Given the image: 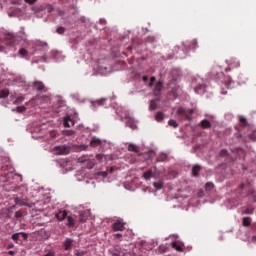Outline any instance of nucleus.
Returning a JSON list of instances; mask_svg holds the SVG:
<instances>
[{"mask_svg": "<svg viewBox=\"0 0 256 256\" xmlns=\"http://www.w3.org/2000/svg\"><path fill=\"white\" fill-rule=\"evenodd\" d=\"M202 129H211V122L207 119H204L200 122Z\"/></svg>", "mask_w": 256, "mask_h": 256, "instance_id": "obj_12", "label": "nucleus"}, {"mask_svg": "<svg viewBox=\"0 0 256 256\" xmlns=\"http://www.w3.org/2000/svg\"><path fill=\"white\" fill-rule=\"evenodd\" d=\"M7 97H9V90L7 89L0 90V99H5Z\"/></svg>", "mask_w": 256, "mask_h": 256, "instance_id": "obj_19", "label": "nucleus"}, {"mask_svg": "<svg viewBox=\"0 0 256 256\" xmlns=\"http://www.w3.org/2000/svg\"><path fill=\"white\" fill-rule=\"evenodd\" d=\"M50 137H52V139H55V137H57V131L55 130L50 131Z\"/></svg>", "mask_w": 256, "mask_h": 256, "instance_id": "obj_38", "label": "nucleus"}, {"mask_svg": "<svg viewBox=\"0 0 256 256\" xmlns=\"http://www.w3.org/2000/svg\"><path fill=\"white\" fill-rule=\"evenodd\" d=\"M199 171H201V166L194 165L192 167V175H193V177H199Z\"/></svg>", "mask_w": 256, "mask_h": 256, "instance_id": "obj_13", "label": "nucleus"}, {"mask_svg": "<svg viewBox=\"0 0 256 256\" xmlns=\"http://www.w3.org/2000/svg\"><path fill=\"white\" fill-rule=\"evenodd\" d=\"M23 101H25V97L23 96H19L16 98V100L14 101V103L17 105L19 103H23Z\"/></svg>", "mask_w": 256, "mask_h": 256, "instance_id": "obj_29", "label": "nucleus"}, {"mask_svg": "<svg viewBox=\"0 0 256 256\" xmlns=\"http://www.w3.org/2000/svg\"><path fill=\"white\" fill-rule=\"evenodd\" d=\"M7 39L9 41L8 45L13 47L15 45V36L13 34H8Z\"/></svg>", "mask_w": 256, "mask_h": 256, "instance_id": "obj_18", "label": "nucleus"}, {"mask_svg": "<svg viewBox=\"0 0 256 256\" xmlns=\"http://www.w3.org/2000/svg\"><path fill=\"white\" fill-rule=\"evenodd\" d=\"M97 104L98 105H104L105 104V99H100V100H97Z\"/></svg>", "mask_w": 256, "mask_h": 256, "instance_id": "obj_42", "label": "nucleus"}, {"mask_svg": "<svg viewBox=\"0 0 256 256\" xmlns=\"http://www.w3.org/2000/svg\"><path fill=\"white\" fill-rule=\"evenodd\" d=\"M172 93H173L174 99H177V90L173 89V90H172Z\"/></svg>", "mask_w": 256, "mask_h": 256, "instance_id": "obj_46", "label": "nucleus"}, {"mask_svg": "<svg viewBox=\"0 0 256 256\" xmlns=\"http://www.w3.org/2000/svg\"><path fill=\"white\" fill-rule=\"evenodd\" d=\"M67 221H68V223H67L68 227H70V228L75 227V219H73V217L68 216L67 217Z\"/></svg>", "mask_w": 256, "mask_h": 256, "instance_id": "obj_21", "label": "nucleus"}, {"mask_svg": "<svg viewBox=\"0 0 256 256\" xmlns=\"http://www.w3.org/2000/svg\"><path fill=\"white\" fill-rule=\"evenodd\" d=\"M157 163H163L164 161H167V154L160 153L156 158Z\"/></svg>", "mask_w": 256, "mask_h": 256, "instance_id": "obj_15", "label": "nucleus"}, {"mask_svg": "<svg viewBox=\"0 0 256 256\" xmlns=\"http://www.w3.org/2000/svg\"><path fill=\"white\" fill-rule=\"evenodd\" d=\"M234 151L239 155H243L245 153V151L242 148H236Z\"/></svg>", "mask_w": 256, "mask_h": 256, "instance_id": "obj_37", "label": "nucleus"}, {"mask_svg": "<svg viewBox=\"0 0 256 256\" xmlns=\"http://www.w3.org/2000/svg\"><path fill=\"white\" fill-rule=\"evenodd\" d=\"M142 81H144V83H147V81H149V76H143Z\"/></svg>", "mask_w": 256, "mask_h": 256, "instance_id": "obj_45", "label": "nucleus"}, {"mask_svg": "<svg viewBox=\"0 0 256 256\" xmlns=\"http://www.w3.org/2000/svg\"><path fill=\"white\" fill-rule=\"evenodd\" d=\"M161 89H163V82L159 81L156 83V85L153 89V93H154L155 97L161 96Z\"/></svg>", "mask_w": 256, "mask_h": 256, "instance_id": "obj_6", "label": "nucleus"}, {"mask_svg": "<svg viewBox=\"0 0 256 256\" xmlns=\"http://www.w3.org/2000/svg\"><path fill=\"white\" fill-rule=\"evenodd\" d=\"M57 33H58L59 35H63V33H65V28H64V27H58V28H57Z\"/></svg>", "mask_w": 256, "mask_h": 256, "instance_id": "obj_33", "label": "nucleus"}, {"mask_svg": "<svg viewBox=\"0 0 256 256\" xmlns=\"http://www.w3.org/2000/svg\"><path fill=\"white\" fill-rule=\"evenodd\" d=\"M232 67H239V61H234L233 63H231Z\"/></svg>", "mask_w": 256, "mask_h": 256, "instance_id": "obj_43", "label": "nucleus"}, {"mask_svg": "<svg viewBox=\"0 0 256 256\" xmlns=\"http://www.w3.org/2000/svg\"><path fill=\"white\" fill-rule=\"evenodd\" d=\"M14 202L16 205H20V207H31V205L29 203H27V201H25L19 197H16L14 199Z\"/></svg>", "mask_w": 256, "mask_h": 256, "instance_id": "obj_7", "label": "nucleus"}, {"mask_svg": "<svg viewBox=\"0 0 256 256\" xmlns=\"http://www.w3.org/2000/svg\"><path fill=\"white\" fill-rule=\"evenodd\" d=\"M155 81H156L155 77H151L149 87H153V83H155Z\"/></svg>", "mask_w": 256, "mask_h": 256, "instance_id": "obj_40", "label": "nucleus"}, {"mask_svg": "<svg viewBox=\"0 0 256 256\" xmlns=\"http://www.w3.org/2000/svg\"><path fill=\"white\" fill-rule=\"evenodd\" d=\"M128 151H133L134 153H139V148L135 144L128 145Z\"/></svg>", "mask_w": 256, "mask_h": 256, "instance_id": "obj_23", "label": "nucleus"}, {"mask_svg": "<svg viewBox=\"0 0 256 256\" xmlns=\"http://www.w3.org/2000/svg\"><path fill=\"white\" fill-rule=\"evenodd\" d=\"M157 101H159V98H157L156 100H151L150 101V111H155V109H157V107H159V105L157 104Z\"/></svg>", "mask_w": 256, "mask_h": 256, "instance_id": "obj_16", "label": "nucleus"}, {"mask_svg": "<svg viewBox=\"0 0 256 256\" xmlns=\"http://www.w3.org/2000/svg\"><path fill=\"white\" fill-rule=\"evenodd\" d=\"M156 121H158V123H161V121H163V119H165V115L163 114V112H158L155 116Z\"/></svg>", "mask_w": 256, "mask_h": 256, "instance_id": "obj_22", "label": "nucleus"}, {"mask_svg": "<svg viewBox=\"0 0 256 256\" xmlns=\"http://www.w3.org/2000/svg\"><path fill=\"white\" fill-rule=\"evenodd\" d=\"M44 256H55V252L54 251H49L47 254H45Z\"/></svg>", "mask_w": 256, "mask_h": 256, "instance_id": "obj_44", "label": "nucleus"}, {"mask_svg": "<svg viewBox=\"0 0 256 256\" xmlns=\"http://www.w3.org/2000/svg\"><path fill=\"white\" fill-rule=\"evenodd\" d=\"M56 155H69L71 153V147L68 145H60L54 148Z\"/></svg>", "mask_w": 256, "mask_h": 256, "instance_id": "obj_2", "label": "nucleus"}, {"mask_svg": "<svg viewBox=\"0 0 256 256\" xmlns=\"http://www.w3.org/2000/svg\"><path fill=\"white\" fill-rule=\"evenodd\" d=\"M114 255L119 256L117 253H115Z\"/></svg>", "mask_w": 256, "mask_h": 256, "instance_id": "obj_58", "label": "nucleus"}, {"mask_svg": "<svg viewBox=\"0 0 256 256\" xmlns=\"http://www.w3.org/2000/svg\"><path fill=\"white\" fill-rule=\"evenodd\" d=\"M90 145L91 147H99V145H101V140H99V138H92Z\"/></svg>", "mask_w": 256, "mask_h": 256, "instance_id": "obj_17", "label": "nucleus"}, {"mask_svg": "<svg viewBox=\"0 0 256 256\" xmlns=\"http://www.w3.org/2000/svg\"><path fill=\"white\" fill-rule=\"evenodd\" d=\"M83 255H85L84 252H79V251L76 252V256H83Z\"/></svg>", "mask_w": 256, "mask_h": 256, "instance_id": "obj_48", "label": "nucleus"}, {"mask_svg": "<svg viewBox=\"0 0 256 256\" xmlns=\"http://www.w3.org/2000/svg\"><path fill=\"white\" fill-rule=\"evenodd\" d=\"M236 135H237L238 139L242 137L241 134H239V133L236 134Z\"/></svg>", "mask_w": 256, "mask_h": 256, "instance_id": "obj_54", "label": "nucleus"}, {"mask_svg": "<svg viewBox=\"0 0 256 256\" xmlns=\"http://www.w3.org/2000/svg\"><path fill=\"white\" fill-rule=\"evenodd\" d=\"M75 132L74 131H70L69 132V135H73Z\"/></svg>", "mask_w": 256, "mask_h": 256, "instance_id": "obj_53", "label": "nucleus"}, {"mask_svg": "<svg viewBox=\"0 0 256 256\" xmlns=\"http://www.w3.org/2000/svg\"><path fill=\"white\" fill-rule=\"evenodd\" d=\"M10 209H15V206H12Z\"/></svg>", "mask_w": 256, "mask_h": 256, "instance_id": "obj_57", "label": "nucleus"}, {"mask_svg": "<svg viewBox=\"0 0 256 256\" xmlns=\"http://www.w3.org/2000/svg\"><path fill=\"white\" fill-rule=\"evenodd\" d=\"M26 1H27V3L33 4V3H35L37 0H26Z\"/></svg>", "mask_w": 256, "mask_h": 256, "instance_id": "obj_50", "label": "nucleus"}, {"mask_svg": "<svg viewBox=\"0 0 256 256\" xmlns=\"http://www.w3.org/2000/svg\"><path fill=\"white\" fill-rule=\"evenodd\" d=\"M226 71H231V68H226Z\"/></svg>", "mask_w": 256, "mask_h": 256, "instance_id": "obj_55", "label": "nucleus"}, {"mask_svg": "<svg viewBox=\"0 0 256 256\" xmlns=\"http://www.w3.org/2000/svg\"><path fill=\"white\" fill-rule=\"evenodd\" d=\"M28 237L29 236L25 232L15 233L12 235V239L15 241V243H17V241H19V239H21V238L24 241H27Z\"/></svg>", "mask_w": 256, "mask_h": 256, "instance_id": "obj_5", "label": "nucleus"}, {"mask_svg": "<svg viewBox=\"0 0 256 256\" xmlns=\"http://www.w3.org/2000/svg\"><path fill=\"white\" fill-rule=\"evenodd\" d=\"M121 237H123V234L121 233L115 234V239H121Z\"/></svg>", "mask_w": 256, "mask_h": 256, "instance_id": "obj_47", "label": "nucleus"}, {"mask_svg": "<svg viewBox=\"0 0 256 256\" xmlns=\"http://www.w3.org/2000/svg\"><path fill=\"white\" fill-rule=\"evenodd\" d=\"M168 125H170V127H174V129H176V127L179 126V125L177 124V121H175V120H169V121H168Z\"/></svg>", "mask_w": 256, "mask_h": 256, "instance_id": "obj_27", "label": "nucleus"}, {"mask_svg": "<svg viewBox=\"0 0 256 256\" xmlns=\"http://www.w3.org/2000/svg\"><path fill=\"white\" fill-rule=\"evenodd\" d=\"M231 85V78H228V82L226 83V87H229Z\"/></svg>", "mask_w": 256, "mask_h": 256, "instance_id": "obj_49", "label": "nucleus"}, {"mask_svg": "<svg viewBox=\"0 0 256 256\" xmlns=\"http://www.w3.org/2000/svg\"><path fill=\"white\" fill-rule=\"evenodd\" d=\"M9 253H10V255H13V251H10Z\"/></svg>", "mask_w": 256, "mask_h": 256, "instance_id": "obj_56", "label": "nucleus"}, {"mask_svg": "<svg viewBox=\"0 0 256 256\" xmlns=\"http://www.w3.org/2000/svg\"><path fill=\"white\" fill-rule=\"evenodd\" d=\"M213 187H214V185L211 182H208L205 184L206 191H211V189H213Z\"/></svg>", "mask_w": 256, "mask_h": 256, "instance_id": "obj_30", "label": "nucleus"}, {"mask_svg": "<svg viewBox=\"0 0 256 256\" xmlns=\"http://www.w3.org/2000/svg\"><path fill=\"white\" fill-rule=\"evenodd\" d=\"M219 155H220V157H227V155H228L227 150H225V149L221 150Z\"/></svg>", "mask_w": 256, "mask_h": 256, "instance_id": "obj_39", "label": "nucleus"}, {"mask_svg": "<svg viewBox=\"0 0 256 256\" xmlns=\"http://www.w3.org/2000/svg\"><path fill=\"white\" fill-rule=\"evenodd\" d=\"M33 87L34 89H36V91H39L40 93H47V87L41 81H34Z\"/></svg>", "mask_w": 256, "mask_h": 256, "instance_id": "obj_3", "label": "nucleus"}, {"mask_svg": "<svg viewBox=\"0 0 256 256\" xmlns=\"http://www.w3.org/2000/svg\"><path fill=\"white\" fill-rule=\"evenodd\" d=\"M73 125H75V121L71 120L70 117L64 119V127H73Z\"/></svg>", "mask_w": 256, "mask_h": 256, "instance_id": "obj_14", "label": "nucleus"}, {"mask_svg": "<svg viewBox=\"0 0 256 256\" xmlns=\"http://www.w3.org/2000/svg\"><path fill=\"white\" fill-rule=\"evenodd\" d=\"M87 219H89V212H87V211L80 212V214H79L80 223H85V221H87Z\"/></svg>", "mask_w": 256, "mask_h": 256, "instance_id": "obj_9", "label": "nucleus"}, {"mask_svg": "<svg viewBox=\"0 0 256 256\" xmlns=\"http://www.w3.org/2000/svg\"><path fill=\"white\" fill-rule=\"evenodd\" d=\"M72 247H73V240L70 238L66 239L64 242L65 251H71Z\"/></svg>", "mask_w": 256, "mask_h": 256, "instance_id": "obj_10", "label": "nucleus"}, {"mask_svg": "<svg viewBox=\"0 0 256 256\" xmlns=\"http://www.w3.org/2000/svg\"><path fill=\"white\" fill-rule=\"evenodd\" d=\"M80 21H82V23H85V17H81Z\"/></svg>", "mask_w": 256, "mask_h": 256, "instance_id": "obj_51", "label": "nucleus"}, {"mask_svg": "<svg viewBox=\"0 0 256 256\" xmlns=\"http://www.w3.org/2000/svg\"><path fill=\"white\" fill-rule=\"evenodd\" d=\"M67 218V211H60L59 213L56 214V219H58V221H63Z\"/></svg>", "mask_w": 256, "mask_h": 256, "instance_id": "obj_11", "label": "nucleus"}, {"mask_svg": "<svg viewBox=\"0 0 256 256\" xmlns=\"http://www.w3.org/2000/svg\"><path fill=\"white\" fill-rule=\"evenodd\" d=\"M239 123L242 127H247V118H245L244 116H239Z\"/></svg>", "mask_w": 256, "mask_h": 256, "instance_id": "obj_20", "label": "nucleus"}, {"mask_svg": "<svg viewBox=\"0 0 256 256\" xmlns=\"http://www.w3.org/2000/svg\"><path fill=\"white\" fill-rule=\"evenodd\" d=\"M143 177L145 181L151 180L152 177H155V174L153 172V169H149L143 173Z\"/></svg>", "mask_w": 256, "mask_h": 256, "instance_id": "obj_8", "label": "nucleus"}, {"mask_svg": "<svg viewBox=\"0 0 256 256\" xmlns=\"http://www.w3.org/2000/svg\"><path fill=\"white\" fill-rule=\"evenodd\" d=\"M192 44H193V45H197V40H193V41H192Z\"/></svg>", "mask_w": 256, "mask_h": 256, "instance_id": "obj_52", "label": "nucleus"}, {"mask_svg": "<svg viewBox=\"0 0 256 256\" xmlns=\"http://www.w3.org/2000/svg\"><path fill=\"white\" fill-rule=\"evenodd\" d=\"M153 185L155 189H158V190L163 189V181L154 182Z\"/></svg>", "mask_w": 256, "mask_h": 256, "instance_id": "obj_26", "label": "nucleus"}, {"mask_svg": "<svg viewBox=\"0 0 256 256\" xmlns=\"http://www.w3.org/2000/svg\"><path fill=\"white\" fill-rule=\"evenodd\" d=\"M26 109H27V108H25V106H19V107L17 108V111H18V113H23V112L26 111Z\"/></svg>", "mask_w": 256, "mask_h": 256, "instance_id": "obj_35", "label": "nucleus"}, {"mask_svg": "<svg viewBox=\"0 0 256 256\" xmlns=\"http://www.w3.org/2000/svg\"><path fill=\"white\" fill-rule=\"evenodd\" d=\"M113 231H125V222L123 220H117L112 224Z\"/></svg>", "mask_w": 256, "mask_h": 256, "instance_id": "obj_4", "label": "nucleus"}, {"mask_svg": "<svg viewBox=\"0 0 256 256\" xmlns=\"http://www.w3.org/2000/svg\"><path fill=\"white\" fill-rule=\"evenodd\" d=\"M177 115L182 121H191V115H193V109L186 110L183 107L178 108Z\"/></svg>", "mask_w": 256, "mask_h": 256, "instance_id": "obj_1", "label": "nucleus"}, {"mask_svg": "<svg viewBox=\"0 0 256 256\" xmlns=\"http://www.w3.org/2000/svg\"><path fill=\"white\" fill-rule=\"evenodd\" d=\"M242 224L244 227H249L251 225V219L249 217H244Z\"/></svg>", "mask_w": 256, "mask_h": 256, "instance_id": "obj_24", "label": "nucleus"}, {"mask_svg": "<svg viewBox=\"0 0 256 256\" xmlns=\"http://www.w3.org/2000/svg\"><path fill=\"white\" fill-rule=\"evenodd\" d=\"M248 195H255V189H253V188H250L249 190H248Z\"/></svg>", "mask_w": 256, "mask_h": 256, "instance_id": "obj_41", "label": "nucleus"}, {"mask_svg": "<svg viewBox=\"0 0 256 256\" xmlns=\"http://www.w3.org/2000/svg\"><path fill=\"white\" fill-rule=\"evenodd\" d=\"M27 53L28 51L25 48L19 50V55H21V57H27Z\"/></svg>", "mask_w": 256, "mask_h": 256, "instance_id": "obj_28", "label": "nucleus"}, {"mask_svg": "<svg viewBox=\"0 0 256 256\" xmlns=\"http://www.w3.org/2000/svg\"><path fill=\"white\" fill-rule=\"evenodd\" d=\"M204 89H205V87L203 85H201V86H198V87L195 88V92L196 93H201V90L203 91Z\"/></svg>", "mask_w": 256, "mask_h": 256, "instance_id": "obj_34", "label": "nucleus"}, {"mask_svg": "<svg viewBox=\"0 0 256 256\" xmlns=\"http://www.w3.org/2000/svg\"><path fill=\"white\" fill-rule=\"evenodd\" d=\"M251 141H256V130L249 135Z\"/></svg>", "mask_w": 256, "mask_h": 256, "instance_id": "obj_36", "label": "nucleus"}, {"mask_svg": "<svg viewBox=\"0 0 256 256\" xmlns=\"http://www.w3.org/2000/svg\"><path fill=\"white\" fill-rule=\"evenodd\" d=\"M253 211H254L253 208H246L244 210V213H245V215H253Z\"/></svg>", "mask_w": 256, "mask_h": 256, "instance_id": "obj_31", "label": "nucleus"}, {"mask_svg": "<svg viewBox=\"0 0 256 256\" xmlns=\"http://www.w3.org/2000/svg\"><path fill=\"white\" fill-rule=\"evenodd\" d=\"M23 217V212L21 210L15 212V218L21 219Z\"/></svg>", "mask_w": 256, "mask_h": 256, "instance_id": "obj_32", "label": "nucleus"}, {"mask_svg": "<svg viewBox=\"0 0 256 256\" xmlns=\"http://www.w3.org/2000/svg\"><path fill=\"white\" fill-rule=\"evenodd\" d=\"M172 248L179 252L183 251V246L177 244V242L172 243Z\"/></svg>", "mask_w": 256, "mask_h": 256, "instance_id": "obj_25", "label": "nucleus"}]
</instances>
